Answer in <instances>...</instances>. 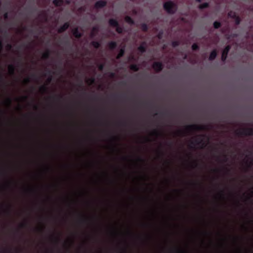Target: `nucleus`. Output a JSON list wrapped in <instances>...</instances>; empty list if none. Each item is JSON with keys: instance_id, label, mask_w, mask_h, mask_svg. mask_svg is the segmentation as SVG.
<instances>
[{"instance_id": "obj_1", "label": "nucleus", "mask_w": 253, "mask_h": 253, "mask_svg": "<svg viewBox=\"0 0 253 253\" xmlns=\"http://www.w3.org/2000/svg\"><path fill=\"white\" fill-rule=\"evenodd\" d=\"M164 8L168 13L173 14L177 10L176 4L171 1H168L164 3Z\"/></svg>"}, {"instance_id": "obj_2", "label": "nucleus", "mask_w": 253, "mask_h": 253, "mask_svg": "<svg viewBox=\"0 0 253 253\" xmlns=\"http://www.w3.org/2000/svg\"><path fill=\"white\" fill-rule=\"evenodd\" d=\"M236 133L239 136H253V127H245L236 131Z\"/></svg>"}, {"instance_id": "obj_3", "label": "nucleus", "mask_w": 253, "mask_h": 253, "mask_svg": "<svg viewBox=\"0 0 253 253\" xmlns=\"http://www.w3.org/2000/svg\"><path fill=\"white\" fill-rule=\"evenodd\" d=\"M185 128L186 131L190 132L193 131L204 130L207 129V127L206 126L204 125H191L186 126Z\"/></svg>"}, {"instance_id": "obj_4", "label": "nucleus", "mask_w": 253, "mask_h": 253, "mask_svg": "<svg viewBox=\"0 0 253 253\" xmlns=\"http://www.w3.org/2000/svg\"><path fill=\"white\" fill-rule=\"evenodd\" d=\"M231 46L230 45H227L223 50L221 55V60L223 62H225L227 59L228 54L231 49Z\"/></svg>"}, {"instance_id": "obj_5", "label": "nucleus", "mask_w": 253, "mask_h": 253, "mask_svg": "<svg viewBox=\"0 0 253 253\" xmlns=\"http://www.w3.org/2000/svg\"><path fill=\"white\" fill-rule=\"evenodd\" d=\"M152 67L156 72H160L163 70L164 66L161 62H155L153 64Z\"/></svg>"}, {"instance_id": "obj_6", "label": "nucleus", "mask_w": 253, "mask_h": 253, "mask_svg": "<svg viewBox=\"0 0 253 253\" xmlns=\"http://www.w3.org/2000/svg\"><path fill=\"white\" fill-rule=\"evenodd\" d=\"M107 2L105 0H98L94 4V8L96 9L102 8L106 6Z\"/></svg>"}, {"instance_id": "obj_7", "label": "nucleus", "mask_w": 253, "mask_h": 253, "mask_svg": "<svg viewBox=\"0 0 253 253\" xmlns=\"http://www.w3.org/2000/svg\"><path fill=\"white\" fill-rule=\"evenodd\" d=\"M191 145H202L203 146L202 148H204L206 146V143L204 141L203 139L197 138L194 141H191L190 143Z\"/></svg>"}, {"instance_id": "obj_8", "label": "nucleus", "mask_w": 253, "mask_h": 253, "mask_svg": "<svg viewBox=\"0 0 253 253\" xmlns=\"http://www.w3.org/2000/svg\"><path fill=\"white\" fill-rule=\"evenodd\" d=\"M70 26V23L69 22H66L62 26H61L58 29V33H62L65 31H66Z\"/></svg>"}, {"instance_id": "obj_9", "label": "nucleus", "mask_w": 253, "mask_h": 253, "mask_svg": "<svg viewBox=\"0 0 253 253\" xmlns=\"http://www.w3.org/2000/svg\"><path fill=\"white\" fill-rule=\"evenodd\" d=\"M72 33L73 36L77 39H80L83 36V33L79 32L78 27L75 28L72 30Z\"/></svg>"}, {"instance_id": "obj_10", "label": "nucleus", "mask_w": 253, "mask_h": 253, "mask_svg": "<svg viewBox=\"0 0 253 253\" xmlns=\"http://www.w3.org/2000/svg\"><path fill=\"white\" fill-rule=\"evenodd\" d=\"M138 50L141 53H144L146 50V42H143L141 45L138 47Z\"/></svg>"}, {"instance_id": "obj_11", "label": "nucleus", "mask_w": 253, "mask_h": 253, "mask_svg": "<svg viewBox=\"0 0 253 253\" xmlns=\"http://www.w3.org/2000/svg\"><path fill=\"white\" fill-rule=\"evenodd\" d=\"M217 56V51L216 49H213L210 53L209 60L212 61L216 58Z\"/></svg>"}, {"instance_id": "obj_12", "label": "nucleus", "mask_w": 253, "mask_h": 253, "mask_svg": "<svg viewBox=\"0 0 253 253\" xmlns=\"http://www.w3.org/2000/svg\"><path fill=\"white\" fill-rule=\"evenodd\" d=\"M109 24L111 26L116 27L118 26L119 23L117 20L112 18L109 19Z\"/></svg>"}, {"instance_id": "obj_13", "label": "nucleus", "mask_w": 253, "mask_h": 253, "mask_svg": "<svg viewBox=\"0 0 253 253\" xmlns=\"http://www.w3.org/2000/svg\"><path fill=\"white\" fill-rule=\"evenodd\" d=\"M108 47L110 49L114 50L116 48V47L117 46V44L116 42L111 41L108 43Z\"/></svg>"}, {"instance_id": "obj_14", "label": "nucleus", "mask_w": 253, "mask_h": 253, "mask_svg": "<svg viewBox=\"0 0 253 253\" xmlns=\"http://www.w3.org/2000/svg\"><path fill=\"white\" fill-rule=\"evenodd\" d=\"M8 71L11 75H13L15 73V67L12 64L9 65L8 67Z\"/></svg>"}, {"instance_id": "obj_15", "label": "nucleus", "mask_w": 253, "mask_h": 253, "mask_svg": "<svg viewBox=\"0 0 253 253\" xmlns=\"http://www.w3.org/2000/svg\"><path fill=\"white\" fill-rule=\"evenodd\" d=\"M50 55V51L49 50H47L42 55V58L43 59H47L49 58Z\"/></svg>"}, {"instance_id": "obj_16", "label": "nucleus", "mask_w": 253, "mask_h": 253, "mask_svg": "<svg viewBox=\"0 0 253 253\" xmlns=\"http://www.w3.org/2000/svg\"><path fill=\"white\" fill-rule=\"evenodd\" d=\"M129 68L131 70L134 72H137L139 69V66L135 64L130 65L129 66Z\"/></svg>"}, {"instance_id": "obj_17", "label": "nucleus", "mask_w": 253, "mask_h": 253, "mask_svg": "<svg viewBox=\"0 0 253 253\" xmlns=\"http://www.w3.org/2000/svg\"><path fill=\"white\" fill-rule=\"evenodd\" d=\"M125 19L127 23L130 25H133L134 24L133 20L129 16H126Z\"/></svg>"}, {"instance_id": "obj_18", "label": "nucleus", "mask_w": 253, "mask_h": 253, "mask_svg": "<svg viewBox=\"0 0 253 253\" xmlns=\"http://www.w3.org/2000/svg\"><path fill=\"white\" fill-rule=\"evenodd\" d=\"M125 51L124 48L121 49L119 53L118 54V55L116 56V59H120L121 57H122L125 54Z\"/></svg>"}, {"instance_id": "obj_19", "label": "nucleus", "mask_w": 253, "mask_h": 253, "mask_svg": "<svg viewBox=\"0 0 253 253\" xmlns=\"http://www.w3.org/2000/svg\"><path fill=\"white\" fill-rule=\"evenodd\" d=\"M53 3L55 6H59L63 4V0H53Z\"/></svg>"}, {"instance_id": "obj_20", "label": "nucleus", "mask_w": 253, "mask_h": 253, "mask_svg": "<svg viewBox=\"0 0 253 253\" xmlns=\"http://www.w3.org/2000/svg\"><path fill=\"white\" fill-rule=\"evenodd\" d=\"M91 45H92L94 48L97 49L100 46V43L99 42L97 41H92L91 42Z\"/></svg>"}, {"instance_id": "obj_21", "label": "nucleus", "mask_w": 253, "mask_h": 253, "mask_svg": "<svg viewBox=\"0 0 253 253\" xmlns=\"http://www.w3.org/2000/svg\"><path fill=\"white\" fill-rule=\"evenodd\" d=\"M234 17L235 18L234 19H235V24L236 25H239L240 24L241 21L240 17L237 15H234Z\"/></svg>"}, {"instance_id": "obj_22", "label": "nucleus", "mask_w": 253, "mask_h": 253, "mask_svg": "<svg viewBox=\"0 0 253 253\" xmlns=\"http://www.w3.org/2000/svg\"><path fill=\"white\" fill-rule=\"evenodd\" d=\"M209 7V3L208 2L203 3V4H201L199 6V8L200 9H203L208 8Z\"/></svg>"}, {"instance_id": "obj_23", "label": "nucleus", "mask_w": 253, "mask_h": 253, "mask_svg": "<svg viewBox=\"0 0 253 253\" xmlns=\"http://www.w3.org/2000/svg\"><path fill=\"white\" fill-rule=\"evenodd\" d=\"M213 25V27L215 29H217L219 28L221 26V24L220 22L215 21V22H214Z\"/></svg>"}, {"instance_id": "obj_24", "label": "nucleus", "mask_w": 253, "mask_h": 253, "mask_svg": "<svg viewBox=\"0 0 253 253\" xmlns=\"http://www.w3.org/2000/svg\"><path fill=\"white\" fill-rule=\"evenodd\" d=\"M141 28L144 32H147L148 30V27L145 23H143L141 25Z\"/></svg>"}, {"instance_id": "obj_25", "label": "nucleus", "mask_w": 253, "mask_h": 253, "mask_svg": "<svg viewBox=\"0 0 253 253\" xmlns=\"http://www.w3.org/2000/svg\"><path fill=\"white\" fill-rule=\"evenodd\" d=\"M116 32L119 34H122L123 32V29L122 27H121L118 24V26L116 27Z\"/></svg>"}, {"instance_id": "obj_26", "label": "nucleus", "mask_w": 253, "mask_h": 253, "mask_svg": "<svg viewBox=\"0 0 253 253\" xmlns=\"http://www.w3.org/2000/svg\"><path fill=\"white\" fill-rule=\"evenodd\" d=\"M40 89L42 92H45L47 91V87L45 85H43L40 86Z\"/></svg>"}, {"instance_id": "obj_27", "label": "nucleus", "mask_w": 253, "mask_h": 253, "mask_svg": "<svg viewBox=\"0 0 253 253\" xmlns=\"http://www.w3.org/2000/svg\"><path fill=\"white\" fill-rule=\"evenodd\" d=\"M191 47L192 50L194 51L197 50L199 49V46L197 43H193Z\"/></svg>"}, {"instance_id": "obj_28", "label": "nucleus", "mask_w": 253, "mask_h": 253, "mask_svg": "<svg viewBox=\"0 0 253 253\" xmlns=\"http://www.w3.org/2000/svg\"><path fill=\"white\" fill-rule=\"evenodd\" d=\"M172 46L173 47H176L179 45V42L177 41H174L171 43Z\"/></svg>"}, {"instance_id": "obj_29", "label": "nucleus", "mask_w": 253, "mask_h": 253, "mask_svg": "<svg viewBox=\"0 0 253 253\" xmlns=\"http://www.w3.org/2000/svg\"><path fill=\"white\" fill-rule=\"evenodd\" d=\"M6 103L9 107H10L11 106V103H12V100L10 98L8 97L6 99Z\"/></svg>"}, {"instance_id": "obj_30", "label": "nucleus", "mask_w": 253, "mask_h": 253, "mask_svg": "<svg viewBox=\"0 0 253 253\" xmlns=\"http://www.w3.org/2000/svg\"><path fill=\"white\" fill-rule=\"evenodd\" d=\"M95 82V79L93 77L90 78L87 80V83H89V84H93Z\"/></svg>"}, {"instance_id": "obj_31", "label": "nucleus", "mask_w": 253, "mask_h": 253, "mask_svg": "<svg viewBox=\"0 0 253 253\" xmlns=\"http://www.w3.org/2000/svg\"><path fill=\"white\" fill-rule=\"evenodd\" d=\"M153 135H156V136H159L161 134H162L161 133L159 132L158 130L156 129L154 130L152 133Z\"/></svg>"}, {"instance_id": "obj_32", "label": "nucleus", "mask_w": 253, "mask_h": 253, "mask_svg": "<svg viewBox=\"0 0 253 253\" xmlns=\"http://www.w3.org/2000/svg\"><path fill=\"white\" fill-rule=\"evenodd\" d=\"M234 15H237L235 12L230 11L228 13V16L233 19H235V18L234 17Z\"/></svg>"}, {"instance_id": "obj_33", "label": "nucleus", "mask_w": 253, "mask_h": 253, "mask_svg": "<svg viewBox=\"0 0 253 253\" xmlns=\"http://www.w3.org/2000/svg\"><path fill=\"white\" fill-rule=\"evenodd\" d=\"M104 65L103 64H100L98 66V70L100 71H103V70L104 69Z\"/></svg>"}, {"instance_id": "obj_34", "label": "nucleus", "mask_w": 253, "mask_h": 253, "mask_svg": "<svg viewBox=\"0 0 253 253\" xmlns=\"http://www.w3.org/2000/svg\"><path fill=\"white\" fill-rule=\"evenodd\" d=\"M65 44H66L67 46H69V47H70V46H71V43H70V41H69L68 39H67V40L65 42Z\"/></svg>"}, {"instance_id": "obj_35", "label": "nucleus", "mask_w": 253, "mask_h": 253, "mask_svg": "<svg viewBox=\"0 0 253 253\" xmlns=\"http://www.w3.org/2000/svg\"><path fill=\"white\" fill-rule=\"evenodd\" d=\"M21 228H25L27 226V223H22L20 225Z\"/></svg>"}, {"instance_id": "obj_36", "label": "nucleus", "mask_w": 253, "mask_h": 253, "mask_svg": "<svg viewBox=\"0 0 253 253\" xmlns=\"http://www.w3.org/2000/svg\"><path fill=\"white\" fill-rule=\"evenodd\" d=\"M95 35H96V33L91 31V33H90V37L91 38H93L95 36Z\"/></svg>"}, {"instance_id": "obj_37", "label": "nucleus", "mask_w": 253, "mask_h": 253, "mask_svg": "<svg viewBox=\"0 0 253 253\" xmlns=\"http://www.w3.org/2000/svg\"><path fill=\"white\" fill-rule=\"evenodd\" d=\"M10 208H11V206H8L7 210H6L5 211L6 212H7V213L9 214L10 213Z\"/></svg>"}, {"instance_id": "obj_38", "label": "nucleus", "mask_w": 253, "mask_h": 253, "mask_svg": "<svg viewBox=\"0 0 253 253\" xmlns=\"http://www.w3.org/2000/svg\"><path fill=\"white\" fill-rule=\"evenodd\" d=\"M24 82L26 84H28L30 82V79L29 78H27L24 80Z\"/></svg>"}, {"instance_id": "obj_39", "label": "nucleus", "mask_w": 253, "mask_h": 253, "mask_svg": "<svg viewBox=\"0 0 253 253\" xmlns=\"http://www.w3.org/2000/svg\"><path fill=\"white\" fill-rule=\"evenodd\" d=\"M12 45H11V44H10V43H8V44H7V45H6V47H7V48L8 49H9H9H11L12 48Z\"/></svg>"}, {"instance_id": "obj_40", "label": "nucleus", "mask_w": 253, "mask_h": 253, "mask_svg": "<svg viewBox=\"0 0 253 253\" xmlns=\"http://www.w3.org/2000/svg\"><path fill=\"white\" fill-rule=\"evenodd\" d=\"M52 76H50V77H49L48 78V79H47V83H48V84H49V83H50L51 82V81H52Z\"/></svg>"}, {"instance_id": "obj_41", "label": "nucleus", "mask_w": 253, "mask_h": 253, "mask_svg": "<svg viewBox=\"0 0 253 253\" xmlns=\"http://www.w3.org/2000/svg\"><path fill=\"white\" fill-rule=\"evenodd\" d=\"M92 31L97 33L98 32V28L96 27H94L92 28Z\"/></svg>"}, {"instance_id": "obj_42", "label": "nucleus", "mask_w": 253, "mask_h": 253, "mask_svg": "<svg viewBox=\"0 0 253 253\" xmlns=\"http://www.w3.org/2000/svg\"><path fill=\"white\" fill-rule=\"evenodd\" d=\"M137 161L140 162H144V160L139 157L137 158Z\"/></svg>"}, {"instance_id": "obj_43", "label": "nucleus", "mask_w": 253, "mask_h": 253, "mask_svg": "<svg viewBox=\"0 0 253 253\" xmlns=\"http://www.w3.org/2000/svg\"><path fill=\"white\" fill-rule=\"evenodd\" d=\"M3 17H4V18L5 19H7L8 18V13L7 12L5 13L4 14Z\"/></svg>"}, {"instance_id": "obj_44", "label": "nucleus", "mask_w": 253, "mask_h": 253, "mask_svg": "<svg viewBox=\"0 0 253 253\" xmlns=\"http://www.w3.org/2000/svg\"><path fill=\"white\" fill-rule=\"evenodd\" d=\"M177 133L179 135H181L183 133V131L181 130H178L177 131Z\"/></svg>"}, {"instance_id": "obj_45", "label": "nucleus", "mask_w": 253, "mask_h": 253, "mask_svg": "<svg viewBox=\"0 0 253 253\" xmlns=\"http://www.w3.org/2000/svg\"><path fill=\"white\" fill-rule=\"evenodd\" d=\"M228 160L227 156L226 155H224V162H226Z\"/></svg>"}, {"instance_id": "obj_46", "label": "nucleus", "mask_w": 253, "mask_h": 253, "mask_svg": "<svg viewBox=\"0 0 253 253\" xmlns=\"http://www.w3.org/2000/svg\"><path fill=\"white\" fill-rule=\"evenodd\" d=\"M251 166H253V159H252L249 163V167H250Z\"/></svg>"}, {"instance_id": "obj_47", "label": "nucleus", "mask_w": 253, "mask_h": 253, "mask_svg": "<svg viewBox=\"0 0 253 253\" xmlns=\"http://www.w3.org/2000/svg\"><path fill=\"white\" fill-rule=\"evenodd\" d=\"M115 73H114L113 72L110 73V77L114 78L115 77Z\"/></svg>"}, {"instance_id": "obj_48", "label": "nucleus", "mask_w": 253, "mask_h": 253, "mask_svg": "<svg viewBox=\"0 0 253 253\" xmlns=\"http://www.w3.org/2000/svg\"><path fill=\"white\" fill-rule=\"evenodd\" d=\"M54 239H55L56 243H58L60 240L59 237H54Z\"/></svg>"}, {"instance_id": "obj_49", "label": "nucleus", "mask_w": 253, "mask_h": 253, "mask_svg": "<svg viewBox=\"0 0 253 253\" xmlns=\"http://www.w3.org/2000/svg\"><path fill=\"white\" fill-rule=\"evenodd\" d=\"M194 168L197 167L198 166V163H197L196 161H194Z\"/></svg>"}, {"instance_id": "obj_50", "label": "nucleus", "mask_w": 253, "mask_h": 253, "mask_svg": "<svg viewBox=\"0 0 253 253\" xmlns=\"http://www.w3.org/2000/svg\"><path fill=\"white\" fill-rule=\"evenodd\" d=\"M80 222L81 223H84L86 220L84 219V218H82V219H80Z\"/></svg>"}, {"instance_id": "obj_51", "label": "nucleus", "mask_w": 253, "mask_h": 253, "mask_svg": "<svg viewBox=\"0 0 253 253\" xmlns=\"http://www.w3.org/2000/svg\"><path fill=\"white\" fill-rule=\"evenodd\" d=\"M220 193H221V195L222 196V197L223 198H224V191L223 190H221L220 191Z\"/></svg>"}, {"instance_id": "obj_52", "label": "nucleus", "mask_w": 253, "mask_h": 253, "mask_svg": "<svg viewBox=\"0 0 253 253\" xmlns=\"http://www.w3.org/2000/svg\"><path fill=\"white\" fill-rule=\"evenodd\" d=\"M121 253H127V252L126 249H124Z\"/></svg>"}, {"instance_id": "obj_53", "label": "nucleus", "mask_w": 253, "mask_h": 253, "mask_svg": "<svg viewBox=\"0 0 253 253\" xmlns=\"http://www.w3.org/2000/svg\"><path fill=\"white\" fill-rule=\"evenodd\" d=\"M162 33H159V34H158V38H159V39H161V38H162Z\"/></svg>"}, {"instance_id": "obj_54", "label": "nucleus", "mask_w": 253, "mask_h": 253, "mask_svg": "<svg viewBox=\"0 0 253 253\" xmlns=\"http://www.w3.org/2000/svg\"><path fill=\"white\" fill-rule=\"evenodd\" d=\"M112 139L113 140H116L117 139V138L116 136H112Z\"/></svg>"}, {"instance_id": "obj_55", "label": "nucleus", "mask_w": 253, "mask_h": 253, "mask_svg": "<svg viewBox=\"0 0 253 253\" xmlns=\"http://www.w3.org/2000/svg\"><path fill=\"white\" fill-rule=\"evenodd\" d=\"M23 98L25 100L27 99L28 98V96H25L24 97H23Z\"/></svg>"}, {"instance_id": "obj_56", "label": "nucleus", "mask_w": 253, "mask_h": 253, "mask_svg": "<svg viewBox=\"0 0 253 253\" xmlns=\"http://www.w3.org/2000/svg\"><path fill=\"white\" fill-rule=\"evenodd\" d=\"M34 108H35V109H38V107H37V105H34Z\"/></svg>"}, {"instance_id": "obj_57", "label": "nucleus", "mask_w": 253, "mask_h": 253, "mask_svg": "<svg viewBox=\"0 0 253 253\" xmlns=\"http://www.w3.org/2000/svg\"><path fill=\"white\" fill-rule=\"evenodd\" d=\"M196 0V1H197L198 2H201L202 0Z\"/></svg>"}, {"instance_id": "obj_58", "label": "nucleus", "mask_w": 253, "mask_h": 253, "mask_svg": "<svg viewBox=\"0 0 253 253\" xmlns=\"http://www.w3.org/2000/svg\"><path fill=\"white\" fill-rule=\"evenodd\" d=\"M32 77H34V78L36 77V75L35 74H32Z\"/></svg>"}, {"instance_id": "obj_59", "label": "nucleus", "mask_w": 253, "mask_h": 253, "mask_svg": "<svg viewBox=\"0 0 253 253\" xmlns=\"http://www.w3.org/2000/svg\"><path fill=\"white\" fill-rule=\"evenodd\" d=\"M48 72L49 74H50V75L51 74V71L50 70H48Z\"/></svg>"}, {"instance_id": "obj_60", "label": "nucleus", "mask_w": 253, "mask_h": 253, "mask_svg": "<svg viewBox=\"0 0 253 253\" xmlns=\"http://www.w3.org/2000/svg\"><path fill=\"white\" fill-rule=\"evenodd\" d=\"M170 146H171L172 145V143L171 142H169V143Z\"/></svg>"}, {"instance_id": "obj_61", "label": "nucleus", "mask_w": 253, "mask_h": 253, "mask_svg": "<svg viewBox=\"0 0 253 253\" xmlns=\"http://www.w3.org/2000/svg\"><path fill=\"white\" fill-rule=\"evenodd\" d=\"M218 170L217 169H214V171H217Z\"/></svg>"}, {"instance_id": "obj_62", "label": "nucleus", "mask_w": 253, "mask_h": 253, "mask_svg": "<svg viewBox=\"0 0 253 253\" xmlns=\"http://www.w3.org/2000/svg\"><path fill=\"white\" fill-rule=\"evenodd\" d=\"M248 199H249V200H251V196H250V197H249L248 198Z\"/></svg>"}, {"instance_id": "obj_63", "label": "nucleus", "mask_w": 253, "mask_h": 253, "mask_svg": "<svg viewBox=\"0 0 253 253\" xmlns=\"http://www.w3.org/2000/svg\"><path fill=\"white\" fill-rule=\"evenodd\" d=\"M59 97L60 98H61L62 97V96H61V95H60V96H59Z\"/></svg>"}, {"instance_id": "obj_64", "label": "nucleus", "mask_w": 253, "mask_h": 253, "mask_svg": "<svg viewBox=\"0 0 253 253\" xmlns=\"http://www.w3.org/2000/svg\"><path fill=\"white\" fill-rule=\"evenodd\" d=\"M0 78H1V79L2 80H3V76H1L0 77Z\"/></svg>"}]
</instances>
